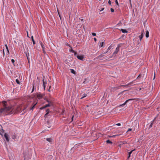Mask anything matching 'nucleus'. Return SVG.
I'll list each match as a JSON object with an SVG mask.
<instances>
[{
  "mask_svg": "<svg viewBox=\"0 0 160 160\" xmlns=\"http://www.w3.org/2000/svg\"><path fill=\"white\" fill-rule=\"evenodd\" d=\"M142 32H144V31L143 30V31H142V33L139 36V37L140 41L142 40V39L143 37V33Z\"/></svg>",
  "mask_w": 160,
  "mask_h": 160,
  "instance_id": "9b49d317",
  "label": "nucleus"
},
{
  "mask_svg": "<svg viewBox=\"0 0 160 160\" xmlns=\"http://www.w3.org/2000/svg\"><path fill=\"white\" fill-rule=\"evenodd\" d=\"M104 9V8H102V9H101L100 11V12H101Z\"/></svg>",
  "mask_w": 160,
  "mask_h": 160,
  "instance_id": "8fccbe9b",
  "label": "nucleus"
},
{
  "mask_svg": "<svg viewBox=\"0 0 160 160\" xmlns=\"http://www.w3.org/2000/svg\"><path fill=\"white\" fill-rule=\"evenodd\" d=\"M116 125H117L118 126H120L121 125V124L120 123H119L117 124Z\"/></svg>",
  "mask_w": 160,
  "mask_h": 160,
  "instance_id": "49530a36",
  "label": "nucleus"
},
{
  "mask_svg": "<svg viewBox=\"0 0 160 160\" xmlns=\"http://www.w3.org/2000/svg\"><path fill=\"white\" fill-rule=\"evenodd\" d=\"M156 118V117H155V118H154V119L153 120L154 121L155 119V118Z\"/></svg>",
  "mask_w": 160,
  "mask_h": 160,
  "instance_id": "6e6d98bb",
  "label": "nucleus"
},
{
  "mask_svg": "<svg viewBox=\"0 0 160 160\" xmlns=\"http://www.w3.org/2000/svg\"><path fill=\"white\" fill-rule=\"evenodd\" d=\"M106 142L107 143H110V144L112 143V142L110 140H107L106 141Z\"/></svg>",
  "mask_w": 160,
  "mask_h": 160,
  "instance_id": "412c9836",
  "label": "nucleus"
},
{
  "mask_svg": "<svg viewBox=\"0 0 160 160\" xmlns=\"http://www.w3.org/2000/svg\"><path fill=\"white\" fill-rule=\"evenodd\" d=\"M111 11L112 12H114V10L112 8H111Z\"/></svg>",
  "mask_w": 160,
  "mask_h": 160,
  "instance_id": "c9c22d12",
  "label": "nucleus"
},
{
  "mask_svg": "<svg viewBox=\"0 0 160 160\" xmlns=\"http://www.w3.org/2000/svg\"><path fill=\"white\" fill-rule=\"evenodd\" d=\"M77 57L78 59L81 60L83 61L84 60V56L83 55H78L77 56Z\"/></svg>",
  "mask_w": 160,
  "mask_h": 160,
  "instance_id": "20e7f679",
  "label": "nucleus"
},
{
  "mask_svg": "<svg viewBox=\"0 0 160 160\" xmlns=\"http://www.w3.org/2000/svg\"><path fill=\"white\" fill-rule=\"evenodd\" d=\"M4 136L6 139L7 141V142H9V135H8L7 133H5Z\"/></svg>",
  "mask_w": 160,
  "mask_h": 160,
  "instance_id": "39448f33",
  "label": "nucleus"
},
{
  "mask_svg": "<svg viewBox=\"0 0 160 160\" xmlns=\"http://www.w3.org/2000/svg\"><path fill=\"white\" fill-rule=\"evenodd\" d=\"M11 62H12L13 65L14 66H15V64H14L15 60L13 59H12L11 60Z\"/></svg>",
  "mask_w": 160,
  "mask_h": 160,
  "instance_id": "b1692460",
  "label": "nucleus"
},
{
  "mask_svg": "<svg viewBox=\"0 0 160 160\" xmlns=\"http://www.w3.org/2000/svg\"><path fill=\"white\" fill-rule=\"evenodd\" d=\"M15 138V136L14 135L12 137V138L13 139H14Z\"/></svg>",
  "mask_w": 160,
  "mask_h": 160,
  "instance_id": "09e8293b",
  "label": "nucleus"
},
{
  "mask_svg": "<svg viewBox=\"0 0 160 160\" xmlns=\"http://www.w3.org/2000/svg\"><path fill=\"white\" fill-rule=\"evenodd\" d=\"M115 88H117V89H119V88L118 87H116Z\"/></svg>",
  "mask_w": 160,
  "mask_h": 160,
  "instance_id": "5fc2aeb1",
  "label": "nucleus"
},
{
  "mask_svg": "<svg viewBox=\"0 0 160 160\" xmlns=\"http://www.w3.org/2000/svg\"><path fill=\"white\" fill-rule=\"evenodd\" d=\"M26 56H27V59H28V60L29 61L28 58V56H29V53H28V55H27V54L26 53Z\"/></svg>",
  "mask_w": 160,
  "mask_h": 160,
  "instance_id": "e433bc0d",
  "label": "nucleus"
},
{
  "mask_svg": "<svg viewBox=\"0 0 160 160\" xmlns=\"http://www.w3.org/2000/svg\"><path fill=\"white\" fill-rule=\"evenodd\" d=\"M132 129L131 128H129L128 130L127 131V132H129V131H131L132 130Z\"/></svg>",
  "mask_w": 160,
  "mask_h": 160,
  "instance_id": "a19ab883",
  "label": "nucleus"
},
{
  "mask_svg": "<svg viewBox=\"0 0 160 160\" xmlns=\"http://www.w3.org/2000/svg\"><path fill=\"white\" fill-rule=\"evenodd\" d=\"M71 72L72 73L75 74H76V72L73 69H70Z\"/></svg>",
  "mask_w": 160,
  "mask_h": 160,
  "instance_id": "4468645a",
  "label": "nucleus"
},
{
  "mask_svg": "<svg viewBox=\"0 0 160 160\" xmlns=\"http://www.w3.org/2000/svg\"><path fill=\"white\" fill-rule=\"evenodd\" d=\"M104 55H102V54H100L98 57L96 58L99 59V60H102L103 59H102L101 58L103 57V56H104Z\"/></svg>",
  "mask_w": 160,
  "mask_h": 160,
  "instance_id": "423d86ee",
  "label": "nucleus"
},
{
  "mask_svg": "<svg viewBox=\"0 0 160 160\" xmlns=\"http://www.w3.org/2000/svg\"><path fill=\"white\" fill-rule=\"evenodd\" d=\"M92 35L93 36H95L96 35V34L95 33H92Z\"/></svg>",
  "mask_w": 160,
  "mask_h": 160,
  "instance_id": "58836bf2",
  "label": "nucleus"
},
{
  "mask_svg": "<svg viewBox=\"0 0 160 160\" xmlns=\"http://www.w3.org/2000/svg\"><path fill=\"white\" fill-rule=\"evenodd\" d=\"M46 108V107L45 106H44L43 107H41L40 108V110H42L44 108Z\"/></svg>",
  "mask_w": 160,
  "mask_h": 160,
  "instance_id": "cd10ccee",
  "label": "nucleus"
},
{
  "mask_svg": "<svg viewBox=\"0 0 160 160\" xmlns=\"http://www.w3.org/2000/svg\"><path fill=\"white\" fill-rule=\"evenodd\" d=\"M153 122H154V120H153V121H152V122H151L150 126H149V127L150 128H151L152 127V125H153Z\"/></svg>",
  "mask_w": 160,
  "mask_h": 160,
  "instance_id": "393cba45",
  "label": "nucleus"
},
{
  "mask_svg": "<svg viewBox=\"0 0 160 160\" xmlns=\"http://www.w3.org/2000/svg\"><path fill=\"white\" fill-rule=\"evenodd\" d=\"M87 96V94L85 93H84L82 95V97L81 98V99H82V98L86 97Z\"/></svg>",
  "mask_w": 160,
  "mask_h": 160,
  "instance_id": "f3484780",
  "label": "nucleus"
},
{
  "mask_svg": "<svg viewBox=\"0 0 160 160\" xmlns=\"http://www.w3.org/2000/svg\"><path fill=\"white\" fill-rule=\"evenodd\" d=\"M118 135H113L112 136V137H113V138H114L116 136H118Z\"/></svg>",
  "mask_w": 160,
  "mask_h": 160,
  "instance_id": "de8ad7c7",
  "label": "nucleus"
},
{
  "mask_svg": "<svg viewBox=\"0 0 160 160\" xmlns=\"http://www.w3.org/2000/svg\"><path fill=\"white\" fill-rule=\"evenodd\" d=\"M141 77V75L140 74L137 78V79H139V78H140Z\"/></svg>",
  "mask_w": 160,
  "mask_h": 160,
  "instance_id": "473e14b6",
  "label": "nucleus"
},
{
  "mask_svg": "<svg viewBox=\"0 0 160 160\" xmlns=\"http://www.w3.org/2000/svg\"><path fill=\"white\" fill-rule=\"evenodd\" d=\"M47 102H48V104H50L51 105H52V102L51 101H50L48 100H47Z\"/></svg>",
  "mask_w": 160,
  "mask_h": 160,
  "instance_id": "4be33fe9",
  "label": "nucleus"
},
{
  "mask_svg": "<svg viewBox=\"0 0 160 160\" xmlns=\"http://www.w3.org/2000/svg\"><path fill=\"white\" fill-rule=\"evenodd\" d=\"M6 54L8 55H9V52L8 49V50H7Z\"/></svg>",
  "mask_w": 160,
  "mask_h": 160,
  "instance_id": "c756f323",
  "label": "nucleus"
},
{
  "mask_svg": "<svg viewBox=\"0 0 160 160\" xmlns=\"http://www.w3.org/2000/svg\"><path fill=\"white\" fill-rule=\"evenodd\" d=\"M37 98L39 99H40V98H42V95L41 93H38L37 94Z\"/></svg>",
  "mask_w": 160,
  "mask_h": 160,
  "instance_id": "1a4fd4ad",
  "label": "nucleus"
},
{
  "mask_svg": "<svg viewBox=\"0 0 160 160\" xmlns=\"http://www.w3.org/2000/svg\"><path fill=\"white\" fill-rule=\"evenodd\" d=\"M2 103L4 108L0 109V113H7V114H9V112H12V107H7V102L5 101L2 102Z\"/></svg>",
  "mask_w": 160,
  "mask_h": 160,
  "instance_id": "f257e3e1",
  "label": "nucleus"
},
{
  "mask_svg": "<svg viewBox=\"0 0 160 160\" xmlns=\"http://www.w3.org/2000/svg\"><path fill=\"white\" fill-rule=\"evenodd\" d=\"M120 47V45L119 44H118V45L117 47L116 48L115 51L113 52V53L112 54L113 56H114V55H115L116 54H117L118 53V52L119 50V48Z\"/></svg>",
  "mask_w": 160,
  "mask_h": 160,
  "instance_id": "7ed1b4c3",
  "label": "nucleus"
},
{
  "mask_svg": "<svg viewBox=\"0 0 160 160\" xmlns=\"http://www.w3.org/2000/svg\"><path fill=\"white\" fill-rule=\"evenodd\" d=\"M36 104H37V103L34 104L33 105V106H32V107L30 109H31V110H33L34 108H35V106H36Z\"/></svg>",
  "mask_w": 160,
  "mask_h": 160,
  "instance_id": "6ab92c4d",
  "label": "nucleus"
},
{
  "mask_svg": "<svg viewBox=\"0 0 160 160\" xmlns=\"http://www.w3.org/2000/svg\"><path fill=\"white\" fill-rule=\"evenodd\" d=\"M125 91H124L121 92H120L119 93L118 95H120V94H123V92Z\"/></svg>",
  "mask_w": 160,
  "mask_h": 160,
  "instance_id": "72a5a7b5",
  "label": "nucleus"
},
{
  "mask_svg": "<svg viewBox=\"0 0 160 160\" xmlns=\"http://www.w3.org/2000/svg\"><path fill=\"white\" fill-rule=\"evenodd\" d=\"M155 75H154V78H155Z\"/></svg>",
  "mask_w": 160,
  "mask_h": 160,
  "instance_id": "4d7b16f0",
  "label": "nucleus"
},
{
  "mask_svg": "<svg viewBox=\"0 0 160 160\" xmlns=\"http://www.w3.org/2000/svg\"><path fill=\"white\" fill-rule=\"evenodd\" d=\"M52 105L50 104H46L45 105V106L46 107V108H47V107H50Z\"/></svg>",
  "mask_w": 160,
  "mask_h": 160,
  "instance_id": "bb28decb",
  "label": "nucleus"
},
{
  "mask_svg": "<svg viewBox=\"0 0 160 160\" xmlns=\"http://www.w3.org/2000/svg\"><path fill=\"white\" fill-rule=\"evenodd\" d=\"M34 85H33V88H32V90L31 92H32L34 91Z\"/></svg>",
  "mask_w": 160,
  "mask_h": 160,
  "instance_id": "2f4dec72",
  "label": "nucleus"
},
{
  "mask_svg": "<svg viewBox=\"0 0 160 160\" xmlns=\"http://www.w3.org/2000/svg\"><path fill=\"white\" fill-rule=\"evenodd\" d=\"M135 98H132L130 99L127 100L123 103L122 104L120 105L119 107H123L124 105H125L127 103L129 102L130 101H132V100H135Z\"/></svg>",
  "mask_w": 160,
  "mask_h": 160,
  "instance_id": "f03ea898",
  "label": "nucleus"
},
{
  "mask_svg": "<svg viewBox=\"0 0 160 160\" xmlns=\"http://www.w3.org/2000/svg\"><path fill=\"white\" fill-rule=\"evenodd\" d=\"M1 126V128H0V134L2 136H3V134L4 133V130L2 129V127Z\"/></svg>",
  "mask_w": 160,
  "mask_h": 160,
  "instance_id": "0eeeda50",
  "label": "nucleus"
},
{
  "mask_svg": "<svg viewBox=\"0 0 160 160\" xmlns=\"http://www.w3.org/2000/svg\"><path fill=\"white\" fill-rule=\"evenodd\" d=\"M48 115V113H46L44 115V117L45 118L47 117Z\"/></svg>",
  "mask_w": 160,
  "mask_h": 160,
  "instance_id": "a18cd8bd",
  "label": "nucleus"
},
{
  "mask_svg": "<svg viewBox=\"0 0 160 160\" xmlns=\"http://www.w3.org/2000/svg\"><path fill=\"white\" fill-rule=\"evenodd\" d=\"M104 45V42H102L99 45V47L100 48L103 47Z\"/></svg>",
  "mask_w": 160,
  "mask_h": 160,
  "instance_id": "a211bd4d",
  "label": "nucleus"
},
{
  "mask_svg": "<svg viewBox=\"0 0 160 160\" xmlns=\"http://www.w3.org/2000/svg\"><path fill=\"white\" fill-rule=\"evenodd\" d=\"M108 3L110 5H111V1H110V0H109L108 2Z\"/></svg>",
  "mask_w": 160,
  "mask_h": 160,
  "instance_id": "ea45409f",
  "label": "nucleus"
},
{
  "mask_svg": "<svg viewBox=\"0 0 160 160\" xmlns=\"http://www.w3.org/2000/svg\"><path fill=\"white\" fill-rule=\"evenodd\" d=\"M41 46L42 48V50L44 51V50H45V48H44V45L43 44H42V43L41 44Z\"/></svg>",
  "mask_w": 160,
  "mask_h": 160,
  "instance_id": "aec40b11",
  "label": "nucleus"
},
{
  "mask_svg": "<svg viewBox=\"0 0 160 160\" xmlns=\"http://www.w3.org/2000/svg\"><path fill=\"white\" fill-rule=\"evenodd\" d=\"M5 46L7 50H8V47L7 45L6 44Z\"/></svg>",
  "mask_w": 160,
  "mask_h": 160,
  "instance_id": "4c0bfd02",
  "label": "nucleus"
},
{
  "mask_svg": "<svg viewBox=\"0 0 160 160\" xmlns=\"http://www.w3.org/2000/svg\"><path fill=\"white\" fill-rule=\"evenodd\" d=\"M70 51L72 52H74V50L72 48H71V50Z\"/></svg>",
  "mask_w": 160,
  "mask_h": 160,
  "instance_id": "f704fd0d",
  "label": "nucleus"
},
{
  "mask_svg": "<svg viewBox=\"0 0 160 160\" xmlns=\"http://www.w3.org/2000/svg\"><path fill=\"white\" fill-rule=\"evenodd\" d=\"M120 31L123 33H126L128 32V31L126 29H121Z\"/></svg>",
  "mask_w": 160,
  "mask_h": 160,
  "instance_id": "f8f14e48",
  "label": "nucleus"
},
{
  "mask_svg": "<svg viewBox=\"0 0 160 160\" xmlns=\"http://www.w3.org/2000/svg\"><path fill=\"white\" fill-rule=\"evenodd\" d=\"M115 2L116 4L118 6L119 5V4H118V1L117 0H115Z\"/></svg>",
  "mask_w": 160,
  "mask_h": 160,
  "instance_id": "7c9ffc66",
  "label": "nucleus"
},
{
  "mask_svg": "<svg viewBox=\"0 0 160 160\" xmlns=\"http://www.w3.org/2000/svg\"><path fill=\"white\" fill-rule=\"evenodd\" d=\"M135 149L133 150L130 152H128V158H129L131 156V154H132L133 151H134Z\"/></svg>",
  "mask_w": 160,
  "mask_h": 160,
  "instance_id": "9d476101",
  "label": "nucleus"
},
{
  "mask_svg": "<svg viewBox=\"0 0 160 160\" xmlns=\"http://www.w3.org/2000/svg\"><path fill=\"white\" fill-rule=\"evenodd\" d=\"M43 51V52L44 53H46V52H45V50H44V51Z\"/></svg>",
  "mask_w": 160,
  "mask_h": 160,
  "instance_id": "864d4df0",
  "label": "nucleus"
},
{
  "mask_svg": "<svg viewBox=\"0 0 160 160\" xmlns=\"http://www.w3.org/2000/svg\"><path fill=\"white\" fill-rule=\"evenodd\" d=\"M94 41L95 42H96L97 41V39L96 38H94Z\"/></svg>",
  "mask_w": 160,
  "mask_h": 160,
  "instance_id": "3c124183",
  "label": "nucleus"
},
{
  "mask_svg": "<svg viewBox=\"0 0 160 160\" xmlns=\"http://www.w3.org/2000/svg\"><path fill=\"white\" fill-rule=\"evenodd\" d=\"M3 57H4L5 56V52H4V49H3Z\"/></svg>",
  "mask_w": 160,
  "mask_h": 160,
  "instance_id": "79ce46f5",
  "label": "nucleus"
},
{
  "mask_svg": "<svg viewBox=\"0 0 160 160\" xmlns=\"http://www.w3.org/2000/svg\"><path fill=\"white\" fill-rule=\"evenodd\" d=\"M111 46H109V47L108 48V49H107V51L106 52H104V53H103V54H106V53H107L108 52V51L109 50L111 49Z\"/></svg>",
  "mask_w": 160,
  "mask_h": 160,
  "instance_id": "2eb2a0df",
  "label": "nucleus"
},
{
  "mask_svg": "<svg viewBox=\"0 0 160 160\" xmlns=\"http://www.w3.org/2000/svg\"><path fill=\"white\" fill-rule=\"evenodd\" d=\"M46 112H47V113L48 114L50 112V110L49 109H47L46 110Z\"/></svg>",
  "mask_w": 160,
  "mask_h": 160,
  "instance_id": "c85d7f7f",
  "label": "nucleus"
},
{
  "mask_svg": "<svg viewBox=\"0 0 160 160\" xmlns=\"http://www.w3.org/2000/svg\"><path fill=\"white\" fill-rule=\"evenodd\" d=\"M16 82L17 84H20V82L18 79H16Z\"/></svg>",
  "mask_w": 160,
  "mask_h": 160,
  "instance_id": "a878e982",
  "label": "nucleus"
},
{
  "mask_svg": "<svg viewBox=\"0 0 160 160\" xmlns=\"http://www.w3.org/2000/svg\"><path fill=\"white\" fill-rule=\"evenodd\" d=\"M149 31L148 30H147L146 33V35L145 36L147 38H148L149 37Z\"/></svg>",
  "mask_w": 160,
  "mask_h": 160,
  "instance_id": "ddd939ff",
  "label": "nucleus"
},
{
  "mask_svg": "<svg viewBox=\"0 0 160 160\" xmlns=\"http://www.w3.org/2000/svg\"><path fill=\"white\" fill-rule=\"evenodd\" d=\"M73 117H74V116L73 115L72 118V121L73 120Z\"/></svg>",
  "mask_w": 160,
  "mask_h": 160,
  "instance_id": "603ef678",
  "label": "nucleus"
},
{
  "mask_svg": "<svg viewBox=\"0 0 160 160\" xmlns=\"http://www.w3.org/2000/svg\"><path fill=\"white\" fill-rule=\"evenodd\" d=\"M43 85V87L44 89L45 90V88H46L45 85Z\"/></svg>",
  "mask_w": 160,
  "mask_h": 160,
  "instance_id": "37998d69",
  "label": "nucleus"
},
{
  "mask_svg": "<svg viewBox=\"0 0 160 160\" xmlns=\"http://www.w3.org/2000/svg\"><path fill=\"white\" fill-rule=\"evenodd\" d=\"M46 140L50 142L51 143H52V142L53 141V139L51 138H46Z\"/></svg>",
  "mask_w": 160,
  "mask_h": 160,
  "instance_id": "6e6552de",
  "label": "nucleus"
},
{
  "mask_svg": "<svg viewBox=\"0 0 160 160\" xmlns=\"http://www.w3.org/2000/svg\"><path fill=\"white\" fill-rule=\"evenodd\" d=\"M42 82H43V85H45L47 84V82L44 81V78H43L42 79Z\"/></svg>",
  "mask_w": 160,
  "mask_h": 160,
  "instance_id": "5701e85b",
  "label": "nucleus"
},
{
  "mask_svg": "<svg viewBox=\"0 0 160 160\" xmlns=\"http://www.w3.org/2000/svg\"><path fill=\"white\" fill-rule=\"evenodd\" d=\"M73 53H74V55H75V56L76 55H77V52H75V51H74V52H73Z\"/></svg>",
  "mask_w": 160,
  "mask_h": 160,
  "instance_id": "c03bdc74",
  "label": "nucleus"
},
{
  "mask_svg": "<svg viewBox=\"0 0 160 160\" xmlns=\"http://www.w3.org/2000/svg\"><path fill=\"white\" fill-rule=\"evenodd\" d=\"M31 39H32V42H33V45H34L35 44V41L34 40V38H33V36H32L31 37Z\"/></svg>",
  "mask_w": 160,
  "mask_h": 160,
  "instance_id": "dca6fc26",
  "label": "nucleus"
}]
</instances>
